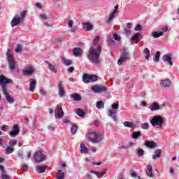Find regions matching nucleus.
Returning a JSON list of instances; mask_svg holds the SVG:
<instances>
[{"mask_svg": "<svg viewBox=\"0 0 179 179\" xmlns=\"http://www.w3.org/2000/svg\"><path fill=\"white\" fill-rule=\"evenodd\" d=\"M123 124L126 128H134V122H132L125 121Z\"/></svg>", "mask_w": 179, "mask_h": 179, "instance_id": "obj_36", "label": "nucleus"}, {"mask_svg": "<svg viewBox=\"0 0 179 179\" xmlns=\"http://www.w3.org/2000/svg\"><path fill=\"white\" fill-rule=\"evenodd\" d=\"M92 92L94 93H101L107 92V87L103 85H94L92 87Z\"/></svg>", "mask_w": 179, "mask_h": 179, "instance_id": "obj_11", "label": "nucleus"}, {"mask_svg": "<svg viewBox=\"0 0 179 179\" xmlns=\"http://www.w3.org/2000/svg\"><path fill=\"white\" fill-rule=\"evenodd\" d=\"M150 110H151V111H157V110H160V105L155 102L150 106Z\"/></svg>", "mask_w": 179, "mask_h": 179, "instance_id": "obj_24", "label": "nucleus"}, {"mask_svg": "<svg viewBox=\"0 0 179 179\" xmlns=\"http://www.w3.org/2000/svg\"><path fill=\"white\" fill-rule=\"evenodd\" d=\"M0 170L2 174H5L6 171H5V168L3 167V165H0Z\"/></svg>", "mask_w": 179, "mask_h": 179, "instance_id": "obj_58", "label": "nucleus"}, {"mask_svg": "<svg viewBox=\"0 0 179 179\" xmlns=\"http://www.w3.org/2000/svg\"><path fill=\"white\" fill-rule=\"evenodd\" d=\"M162 59L164 62H168L171 66H173V61L171 60V56L170 55H164L162 57Z\"/></svg>", "mask_w": 179, "mask_h": 179, "instance_id": "obj_18", "label": "nucleus"}, {"mask_svg": "<svg viewBox=\"0 0 179 179\" xmlns=\"http://www.w3.org/2000/svg\"><path fill=\"white\" fill-rule=\"evenodd\" d=\"M99 77L96 75H90V83L93 82H97Z\"/></svg>", "mask_w": 179, "mask_h": 179, "instance_id": "obj_34", "label": "nucleus"}, {"mask_svg": "<svg viewBox=\"0 0 179 179\" xmlns=\"http://www.w3.org/2000/svg\"><path fill=\"white\" fill-rule=\"evenodd\" d=\"M21 169L22 171H27V170H29V166H27V164H22L21 166Z\"/></svg>", "mask_w": 179, "mask_h": 179, "instance_id": "obj_49", "label": "nucleus"}, {"mask_svg": "<svg viewBox=\"0 0 179 179\" xmlns=\"http://www.w3.org/2000/svg\"><path fill=\"white\" fill-rule=\"evenodd\" d=\"M68 26H69V27L72 28V26H73V21H72V20L69 21Z\"/></svg>", "mask_w": 179, "mask_h": 179, "instance_id": "obj_60", "label": "nucleus"}, {"mask_svg": "<svg viewBox=\"0 0 179 179\" xmlns=\"http://www.w3.org/2000/svg\"><path fill=\"white\" fill-rule=\"evenodd\" d=\"M6 55L7 61L8 62L10 71H11V72H13V71L16 69V63L15 62V59H13V55L10 54V49L7 50Z\"/></svg>", "mask_w": 179, "mask_h": 179, "instance_id": "obj_6", "label": "nucleus"}, {"mask_svg": "<svg viewBox=\"0 0 179 179\" xmlns=\"http://www.w3.org/2000/svg\"><path fill=\"white\" fill-rule=\"evenodd\" d=\"M81 153H88L89 149L80 144Z\"/></svg>", "mask_w": 179, "mask_h": 179, "instance_id": "obj_43", "label": "nucleus"}, {"mask_svg": "<svg viewBox=\"0 0 179 179\" xmlns=\"http://www.w3.org/2000/svg\"><path fill=\"white\" fill-rule=\"evenodd\" d=\"M141 128L143 129H149V124L148 123H143L141 124Z\"/></svg>", "mask_w": 179, "mask_h": 179, "instance_id": "obj_51", "label": "nucleus"}, {"mask_svg": "<svg viewBox=\"0 0 179 179\" xmlns=\"http://www.w3.org/2000/svg\"><path fill=\"white\" fill-rule=\"evenodd\" d=\"M118 107H119L118 103H115L111 105L112 109H109L108 110V116L111 117L113 121H117V116L115 115V114H117Z\"/></svg>", "mask_w": 179, "mask_h": 179, "instance_id": "obj_8", "label": "nucleus"}, {"mask_svg": "<svg viewBox=\"0 0 179 179\" xmlns=\"http://www.w3.org/2000/svg\"><path fill=\"white\" fill-rule=\"evenodd\" d=\"M144 54H145V59H149L150 58V50L149 48H145L143 51Z\"/></svg>", "mask_w": 179, "mask_h": 179, "instance_id": "obj_35", "label": "nucleus"}, {"mask_svg": "<svg viewBox=\"0 0 179 179\" xmlns=\"http://www.w3.org/2000/svg\"><path fill=\"white\" fill-rule=\"evenodd\" d=\"M164 122V121L163 120V117L160 115H156L150 120V123L152 124V127H155V128H162Z\"/></svg>", "mask_w": 179, "mask_h": 179, "instance_id": "obj_7", "label": "nucleus"}, {"mask_svg": "<svg viewBox=\"0 0 179 179\" xmlns=\"http://www.w3.org/2000/svg\"><path fill=\"white\" fill-rule=\"evenodd\" d=\"M71 97L75 101H80L82 100V96L80 94L78 93H74L71 95Z\"/></svg>", "mask_w": 179, "mask_h": 179, "instance_id": "obj_26", "label": "nucleus"}, {"mask_svg": "<svg viewBox=\"0 0 179 179\" xmlns=\"http://www.w3.org/2000/svg\"><path fill=\"white\" fill-rule=\"evenodd\" d=\"M58 94L59 97H64L65 96V90H64V87H62V81H59L58 84Z\"/></svg>", "mask_w": 179, "mask_h": 179, "instance_id": "obj_15", "label": "nucleus"}, {"mask_svg": "<svg viewBox=\"0 0 179 179\" xmlns=\"http://www.w3.org/2000/svg\"><path fill=\"white\" fill-rule=\"evenodd\" d=\"M148 171H146V174L148 177L153 178V169L152 168V165H148L147 166Z\"/></svg>", "mask_w": 179, "mask_h": 179, "instance_id": "obj_27", "label": "nucleus"}, {"mask_svg": "<svg viewBox=\"0 0 179 179\" xmlns=\"http://www.w3.org/2000/svg\"><path fill=\"white\" fill-rule=\"evenodd\" d=\"M94 124L96 127H99V125H100V122L99 120H94Z\"/></svg>", "mask_w": 179, "mask_h": 179, "instance_id": "obj_64", "label": "nucleus"}, {"mask_svg": "<svg viewBox=\"0 0 179 179\" xmlns=\"http://www.w3.org/2000/svg\"><path fill=\"white\" fill-rule=\"evenodd\" d=\"M15 145H17V141L12 140L9 141V145L10 148H14Z\"/></svg>", "mask_w": 179, "mask_h": 179, "instance_id": "obj_45", "label": "nucleus"}, {"mask_svg": "<svg viewBox=\"0 0 179 179\" xmlns=\"http://www.w3.org/2000/svg\"><path fill=\"white\" fill-rule=\"evenodd\" d=\"M41 19L43 20H47L48 19V16L45 13L41 14Z\"/></svg>", "mask_w": 179, "mask_h": 179, "instance_id": "obj_52", "label": "nucleus"}, {"mask_svg": "<svg viewBox=\"0 0 179 179\" xmlns=\"http://www.w3.org/2000/svg\"><path fill=\"white\" fill-rule=\"evenodd\" d=\"M96 108H104V103L102 101H99L96 102Z\"/></svg>", "mask_w": 179, "mask_h": 179, "instance_id": "obj_39", "label": "nucleus"}, {"mask_svg": "<svg viewBox=\"0 0 179 179\" xmlns=\"http://www.w3.org/2000/svg\"><path fill=\"white\" fill-rule=\"evenodd\" d=\"M19 125L13 124V129L9 132V135L10 136H16L17 135H19Z\"/></svg>", "mask_w": 179, "mask_h": 179, "instance_id": "obj_14", "label": "nucleus"}, {"mask_svg": "<svg viewBox=\"0 0 179 179\" xmlns=\"http://www.w3.org/2000/svg\"><path fill=\"white\" fill-rule=\"evenodd\" d=\"M124 34H126V36H129V34H131V29H129L124 28Z\"/></svg>", "mask_w": 179, "mask_h": 179, "instance_id": "obj_53", "label": "nucleus"}, {"mask_svg": "<svg viewBox=\"0 0 179 179\" xmlns=\"http://www.w3.org/2000/svg\"><path fill=\"white\" fill-rule=\"evenodd\" d=\"M160 85L161 86H162V87H169L171 85V81L170 80V79H166L162 80Z\"/></svg>", "mask_w": 179, "mask_h": 179, "instance_id": "obj_22", "label": "nucleus"}, {"mask_svg": "<svg viewBox=\"0 0 179 179\" xmlns=\"http://www.w3.org/2000/svg\"><path fill=\"white\" fill-rule=\"evenodd\" d=\"M36 72V69L33 66L29 65L27 66L26 69L22 70V75L24 76H31Z\"/></svg>", "mask_w": 179, "mask_h": 179, "instance_id": "obj_9", "label": "nucleus"}, {"mask_svg": "<svg viewBox=\"0 0 179 179\" xmlns=\"http://www.w3.org/2000/svg\"><path fill=\"white\" fill-rule=\"evenodd\" d=\"M80 51H82L80 48H75L73 50V54L75 55V57H79V55H80Z\"/></svg>", "mask_w": 179, "mask_h": 179, "instance_id": "obj_31", "label": "nucleus"}, {"mask_svg": "<svg viewBox=\"0 0 179 179\" xmlns=\"http://www.w3.org/2000/svg\"><path fill=\"white\" fill-rule=\"evenodd\" d=\"M29 80V91L34 92V89H36V86L37 85V81L33 79H30Z\"/></svg>", "mask_w": 179, "mask_h": 179, "instance_id": "obj_19", "label": "nucleus"}, {"mask_svg": "<svg viewBox=\"0 0 179 179\" xmlns=\"http://www.w3.org/2000/svg\"><path fill=\"white\" fill-rule=\"evenodd\" d=\"M58 177H57V179H64L65 178V173L64 172H62V170H58Z\"/></svg>", "mask_w": 179, "mask_h": 179, "instance_id": "obj_38", "label": "nucleus"}, {"mask_svg": "<svg viewBox=\"0 0 179 179\" xmlns=\"http://www.w3.org/2000/svg\"><path fill=\"white\" fill-rule=\"evenodd\" d=\"M15 152V148L8 145L6 148L5 154L10 155V153H13Z\"/></svg>", "mask_w": 179, "mask_h": 179, "instance_id": "obj_32", "label": "nucleus"}, {"mask_svg": "<svg viewBox=\"0 0 179 179\" xmlns=\"http://www.w3.org/2000/svg\"><path fill=\"white\" fill-rule=\"evenodd\" d=\"M135 31H141L142 30V26L139 24H137L134 28Z\"/></svg>", "mask_w": 179, "mask_h": 179, "instance_id": "obj_48", "label": "nucleus"}, {"mask_svg": "<svg viewBox=\"0 0 179 179\" xmlns=\"http://www.w3.org/2000/svg\"><path fill=\"white\" fill-rule=\"evenodd\" d=\"M78 131V125L76 124H73L71 128V134H76Z\"/></svg>", "mask_w": 179, "mask_h": 179, "instance_id": "obj_37", "label": "nucleus"}, {"mask_svg": "<svg viewBox=\"0 0 179 179\" xmlns=\"http://www.w3.org/2000/svg\"><path fill=\"white\" fill-rule=\"evenodd\" d=\"M144 145L145 146H146V148H148L149 149H155L157 146V145H156V143L153 141H145V142L144 143Z\"/></svg>", "mask_w": 179, "mask_h": 179, "instance_id": "obj_16", "label": "nucleus"}, {"mask_svg": "<svg viewBox=\"0 0 179 179\" xmlns=\"http://www.w3.org/2000/svg\"><path fill=\"white\" fill-rule=\"evenodd\" d=\"M106 173H107V170H105L104 171H102V172H96V176L99 178H101V177H103V176H104V174H106Z\"/></svg>", "mask_w": 179, "mask_h": 179, "instance_id": "obj_44", "label": "nucleus"}, {"mask_svg": "<svg viewBox=\"0 0 179 179\" xmlns=\"http://www.w3.org/2000/svg\"><path fill=\"white\" fill-rule=\"evenodd\" d=\"M113 38L114 40H116V41H120L121 40V36H118L117 34H114Z\"/></svg>", "mask_w": 179, "mask_h": 179, "instance_id": "obj_50", "label": "nucleus"}, {"mask_svg": "<svg viewBox=\"0 0 179 179\" xmlns=\"http://www.w3.org/2000/svg\"><path fill=\"white\" fill-rule=\"evenodd\" d=\"M162 156V150L161 149H157L155 152V155H152L153 160H156L157 158L159 159Z\"/></svg>", "mask_w": 179, "mask_h": 179, "instance_id": "obj_23", "label": "nucleus"}, {"mask_svg": "<svg viewBox=\"0 0 179 179\" xmlns=\"http://www.w3.org/2000/svg\"><path fill=\"white\" fill-rule=\"evenodd\" d=\"M17 155V157H20V159H23V152H18Z\"/></svg>", "mask_w": 179, "mask_h": 179, "instance_id": "obj_57", "label": "nucleus"}, {"mask_svg": "<svg viewBox=\"0 0 179 179\" xmlns=\"http://www.w3.org/2000/svg\"><path fill=\"white\" fill-rule=\"evenodd\" d=\"M140 40H142V34L140 33H136L131 38V41L136 43H138Z\"/></svg>", "mask_w": 179, "mask_h": 179, "instance_id": "obj_17", "label": "nucleus"}, {"mask_svg": "<svg viewBox=\"0 0 179 179\" xmlns=\"http://www.w3.org/2000/svg\"><path fill=\"white\" fill-rule=\"evenodd\" d=\"M140 136H142V134L139 131H134L131 134V138H133V139H138V138H140Z\"/></svg>", "mask_w": 179, "mask_h": 179, "instance_id": "obj_30", "label": "nucleus"}, {"mask_svg": "<svg viewBox=\"0 0 179 179\" xmlns=\"http://www.w3.org/2000/svg\"><path fill=\"white\" fill-rule=\"evenodd\" d=\"M167 30H169V27H162L161 28L159 32L154 31L151 34V36H152L154 38H159V37L163 36V34H164V33H166Z\"/></svg>", "mask_w": 179, "mask_h": 179, "instance_id": "obj_12", "label": "nucleus"}, {"mask_svg": "<svg viewBox=\"0 0 179 179\" xmlns=\"http://www.w3.org/2000/svg\"><path fill=\"white\" fill-rule=\"evenodd\" d=\"M117 13V10H113L110 13V14L109 15L106 22L107 23H111V20H113V19H114V16H115V13Z\"/></svg>", "mask_w": 179, "mask_h": 179, "instance_id": "obj_28", "label": "nucleus"}, {"mask_svg": "<svg viewBox=\"0 0 179 179\" xmlns=\"http://www.w3.org/2000/svg\"><path fill=\"white\" fill-rule=\"evenodd\" d=\"M131 177H134V178H136L138 177V175L136 174V172L132 171L131 173Z\"/></svg>", "mask_w": 179, "mask_h": 179, "instance_id": "obj_59", "label": "nucleus"}, {"mask_svg": "<svg viewBox=\"0 0 179 179\" xmlns=\"http://www.w3.org/2000/svg\"><path fill=\"white\" fill-rule=\"evenodd\" d=\"M107 43L108 44H114V40L113 39V38L109 37L107 38Z\"/></svg>", "mask_w": 179, "mask_h": 179, "instance_id": "obj_54", "label": "nucleus"}, {"mask_svg": "<svg viewBox=\"0 0 179 179\" xmlns=\"http://www.w3.org/2000/svg\"><path fill=\"white\" fill-rule=\"evenodd\" d=\"M13 83V81L12 80L7 78L5 76H0V86H1V90L6 97V100L9 104H13L15 103V99L9 95V90H8V85Z\"/></svg>", "mask_w": 179, "mask_h": 179, "instance_id": "obj_1", "label": "nucleus"}, {"mask_svg": "<svg viewBox=\"0 0 179 179\" xmlns=\"http://www.w3.org/2000/svg\"><path fill=\"white\" fill-rule=\"evenodd\" d=\"M101 54V45L91 46L87 54V58L92 64H100V55Z\"/></svg>", "mask_w": 179, "mask_h": 179, "instance_id": "obj_2", "label": "nucleus"}, {"mask_svg": "<svg viewBox=\"0 0 179 179\" xmlns=\"http://www.w3.org/2000/svg\"><path fill=\"white\" fill-rule=\"evenodd\" d=\"M159 59H160V52L157 51L153 58V61H155V62H159Z\"/></svg>", "mask_w": 179, "mask_h": 179, "instance_id": "obj_41", "label": "nucleus"}, {"mask_svg": "<svg viewBox=\"0 0 179 179\" xmlns=\"http://www.w3.org/2000/svg\"><path fill=\"white\" fill-rule=\"evenodd\" d=\"M1 129L3 131V132H6L8 131V125L1 126Z\"/></svg>", "mask_w": 179, "mask_h": 179, "instance_id": "obj_56", "label": "nucleus"}, {"mask_svg": "<svg viewBox=\"0 0 179 179\" xmlns=\"http://www.w3.org/2000/svg\"><path fill=\"white\" fill-rule=\"evenodd\" d=\"M145 155V150H143L142 148H138L137 150V155L138 157H142Z\"/></svg>", "mask_w": 179, "mask_h": 179, "instance_id": "obj_40", "label": "nucleus"}, {"mask_svg": "<svg viewBox=\"0 0 179 179\" xmlns=\"http://www.w3.org/2000/svg\"><path fill=\"white\" fill-rule=\"evenodd\" d=\"M131 57H129V52H128V49L123 48L120 51V57L117 60V64L121 66L124 62H127V61H129Z\"/></svg>", "mask_w": 179, "mask_h": 179, "instance_id": "obj_5", "label": "nucleus"}, {"mask_svg": "<svg viewBox=\"0 0 179 179\" xmlns=\"http://www.w3.org/2000/svg\"><path fill=\"white\" fill-rule=\"evenodd\" d=\"M55 115V117H57V118H62L64 117V111H62V107L59 106V105L56 106Z\"/></svg>", "mask_w": 179, "mask_h": 179, "instance_id": "obj_13", "label": "nucleus"}, {"mask_svg": "<svg viewBox=\"0 0 179 179\" xmlns=\"http://www.w3.org/2000/svg\"><path fill=\"white\" fill-rule=\"evenodd\" d=\"M62 61L63 64L66 65V66H69L70 65H72V60L63 59Z\"/></svg>", "mask_w": 179, "mask_h": 179, "instance_id": "obj_42", "label": "nucleus"}, {"mask_svg": "<svg viewBox=\"0 0 179 179\" xmlns=\"http://www.w3.org/2000/svg\"><path fill=\"white\" fill-rule=\"evenodd\" d=\"M134 145H135V143H134V142H130L127 145V148H132V146H134Z\"/></svg>", "mask_w": 179, "mask_h": 179, "instance_id": "obj_63", "label": "nucleus"}, {"mask_svg": "<svg viewBox=\"0 0 179 179\" xmlns=\"http://www.w3.org/2000/svg\"><path fill=\"white\" fill-rule=\"evenodd\" d=\"M99 41H100V36H96L93 41L94 45L96 46L99 44Z\"/></svg>", "mask_w": 179, "mask_h": 179, "instance_id": "obj_46", "label": "nucleus"}, {"mask_svg": "<svg viewBox=\"0 0 179 179\" xmlns=\"http://www.w3.org/2000/svg\"><path fill=\"white\" fill-rule=\"evenodd\" d=\"M82 26L83 29H85L87 31H90V30H93V25H92L89 22H83Z\"/></svg>", "mask_w": 179, "mask_h": 179, "instance_id": "obj_21", "label": "nucleus"}, {"mask_svg": "<svg viewBox=\"0 0 179 179\" xmlns=\"http://www.w3.org/2000/svg\"><path fill=\"white\" fill-rule=\"evenodd\" d=\"M1 178H2V179H8V178H9V176H8V175H6V174L2 173V174H1Z\"/></svg>", "mask_w": 179, "mask_h": 179, "instance_id": "obj_61", "label": "nucleus"}, {"mask_svg": "<svg viewBox=\"0 0 179 179\" xmlns=\"http://www.w3.org/2000/svg\"><path fill=\"white\" fill-rule=\"evenodd\" d=\"M22 51H23V48H22V45H17L15 48V52H22Z\"/></svg>", "mask_w": 179, "mask_h": 179, "instance_id": "obj_47", "label": "nucleus"}, {"mask_svg": "<svg viewBox=\"0 0 179 179\" xmlns=\"http://www.w3.org/2000/svg\"><path fill=\"white\" fill-rule=\"evenodd\" d=\"M90 74L84 73L83 76V82L84 83H90Z\"/></svg>", "mask_w": 179, "mask_h": 179, "instance_id": "obj_25", "label": "nucleus"}, {"mask_svg": "<svg viewBox=\"0 0 179 179\" xmlns=\"http://www.w3.org/2000/svg\"><path fill=\"white\" fill-rule=\"evenodd\" d=\"M34 159L36 163H41L45 159V155H43L41 150L36 151L34 154Z\"/></svg>", "mask_w": 179, "mask_h": 179, "instance_id": "obj_10", "label": "nucleus"}, {"mask_svg": "<svg viewBox=\"0 0 179 179\" xmlns=\"http://www.w3.org/2000/svg\"><path fill=\"white\" fill-rule=\"evenodd\" d=\"M46 64H48V66L51 72H53L54 73H57V69L54 66V65L51 64L50 62H46Z\"/></svg>", "mask_w": 179, "mask_h": 179, "instance_id": "obj_33", "label": "nucleus"}, {"mask_svg": "<svg viewBox=\"0 0 179 179\" xmlns=\"http://www.w3.org/2000/svg\"><path fill=\"white\" fill-rule=\"evenodd\" d=\"M74 71H75V68H73V66H71V67L68 69V72H69V73H72Z\"/></svg>", "mask_w": 179, "mask_h": 179, "instance_id": "obj_62", "label": "nucleus"}, {"mask_svg": "<svg viewBox=\"0 0 179 179\" xmlns=\"http://www.w3.org/2000/svg\"><path fill=\"white\" fill-rule=\"evenodd\" d=\"M40 93L42 96H47V91H45L44 89H41Z\"/></svg>", "mask_w": 179, "mask_h": 179, "instance_id": "obj_55", "label": "nucleus"}, {"mask_svg": "<svg viewBox=\"0 0 179 179\" xmlns=\"http://www.w3.org/2000/svg\"><path fill=\"white\" fill-rule=\"evenodd\" d=\"M36 173L41 174L43 173H45V170H47V167L45 166H40L38 165L36 167Z\"/></svg>", "mask_w": 179, "mask_h": 179, "instance_id": "obj_20", "label": "nucleus"}, {"mask_svg": "<svg viewBox=\"0 0 179 179\" xmlns=\"http://www.w3.org/2000/svg\"><path fill=\"white\" fill-rule=\"evenodd\" d=\"M88 139L92 143H100L103 139V134L96 133L95 131H90L88 133Z\"/></svg>", "mask_w": 179, "mask_h": 179, "instance_id": "obj_4", "label": "nucleus"}, {"mask_svg": "<svg viewBox=\"0 0 179 179\" xmlns=\"http://www.w3.org/2000/svg\"><path fill=\"white\" fill-rule=\"evenodd\" d=\"M76 113L77 115H78V117H81V118H83V117L86 115V112H85L83 110L80 108H78Z\"/></svg>", "mask_w": 179, "mask_h": 179, "instance_id": "obj_29", "label": "nucleus"}, {"mask_svg": "<svg viewBox=\"0 0 179 179\" xmlns=\"http://www.w3.org/2000/svg\"><path fill=\"white\" fill-rule=\"evenodd\" d=\"M27 13V11L23 10L20 13V15L16 14L11 21L12 27H15V26H19L20 24V22H23V20L26 19Z\"/></svg>", "mask_w": 179, "mask_h": 179, "instance_id": "obj_3", "label": "nucleus"}]
</instances>
